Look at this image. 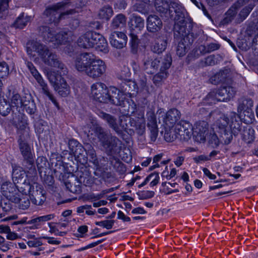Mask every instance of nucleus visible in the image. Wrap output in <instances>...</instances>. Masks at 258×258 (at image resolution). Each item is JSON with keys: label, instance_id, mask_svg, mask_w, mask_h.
Returning a JSON list of instances; mask_svg holds the SVG:
<instances>
[{"label": "nucleus", "instance_id": "30", "mask_svg": "<svg viewBox=\"0 0 258 258\" xmlns=\"http://www.w3.org/2000/svg\"><path fill=\"white\" fill-rule=\"evenodd\" d=\"M169 1L172 2V0ZM154 5L156 11L161 16L169 18L170 5L167 0H155Z\"/></svg>", "mask_w": 258, "mask_h": 258}, {"label": "nucleus", "instance_id": "64", "mask_svg": "<svg viewBox=\"0 0 258 258\" xmlns=\"http://www.w3.org/2000/svg\"><path fill=\"white\" fill-rule=\"evenodd\" d=\"M155 192L153 191H145L138 194L139 198L140 200H144L151 198L154 197Z\"/></svg>", "mask_w": 258, "mask_h": 258}, {"label": "nucleus", "instance_id": "23", "mask_svg": "<svg viewBox=\"0 0 258 258\" xmlns=\"http://www.w3.org/2000/svg\"><path fill=\"white\" fill-rule=\"evenodd\" d=\"M111 45L116 48L121 49L125 46L127 37L124 33L120 32H114L110 36Z\"/></svg>", "mask_w": 258, "mask_h": 258}, {"label": "nucleus", "instance_id": "18", "mask_svg": "<svg viewBox=\"0 0 258 258\" xmlns=\"http://www.w3.org/2000/svg\"><path fill=\"white\" fill-rule=\"evenodd\" d=\"M172 63V57L170 54H166L162 59L161 66L160 72L155 75L153 79L154 83L157 85L163 79L167 77L168 73L167 70L170 67Z\"/></svg>", "mask_w": 258, "mask_h": 258}, {"label": "nucleus", "instance_id": "63", "mask_svg": "<svg viewBox=\"0 0 258 258\" xmlns=\"http://www.w3.org/2000/svg\"><path fill=\"white\" fill-rule=\"evenodd\" d=\"M59 77H61L60 75L56 76L54 74L50 73L47 74V78L54 87V86H56L59 83V80H60V78Z\"/></svg>", "mask_w": 258, "mask_h": 258}, {"label": "nucleus", "instance_id": "61", "mask_svg": "<svg viewBox=\"0 0 258 258\" xmlns=\"http://www.w3.org/2000/svg\"><path fill=\"white\" fill-rule=\"evenodd\" d=\"M114 223V221L113 220H104L100 222H96L95 224L97 225L101 226L107 229H111Z\"/></svg>", "mask_w": 258, "mask_h": 258}, {"label": "nucleus", "instance_id": "59", "mask_svg": "<svg viewBox=\"0 0 258 258\" xmlns=\"http://www.w3.org/2000/svg\"><path fill=\"white\" fill-rule=\"evenodd\" d=\"M134 9L139 12L145 14L148 11V6L145 2H140L134 5Z\"/></svg>", "mask_w": 258, "mask_h": 258}, {"label": "nucleus", "instance_id": "40", "mask_svg": "<svg viewBox=\"0 0 258 258\" xmlns=\"http://www.w3.org/2000/svg\"><path fill=\"white\" fill-rule=\"evenodd\" d=\"M241 135L244 142L247 144L251 143L254 139V131L249 126L244 127Z\"/></svg>", "mask_w": 258, "mask_h": 258}, {"label": "nucleus", "instance_id": "1", "mask_svg": "<svg viewBox=\"0 0 258 258\" xmlns=\"http://www.w3.org/2000/svg\"><path fill=\"white\" fill-rule=\"evenodd\" d=\"M26 49L30 56H35L34 52H36L45 64L58 69L63 75L68 73L67 67L59 57L46 45L34 40H29L26 44Z\"/></svg>", "mask_w": 258, "mask_h": 258}, {"label": "nucleus", "instance_id": "56", "mask_svg": "<svg viewBox=\"0 0 258 258\" xmlns=\"http://www.w3.org/2000/svg\"><path fill=\"white\" fill-rule=\"evenodd\" d=\"M30 114H33L36 110L35 104L33 100H24L23 106Z\"/></svg>", "mask_w": 258, "mask_h": 258}, {"label": "nucleus", "instance_id": "27", "mask_svg": "<svg viewBox=\"0 0 258 258\" xmlns=\"http://www.w3.org/2000/svg\"><path fill=\"white\" fill-rule=\"evenodd\" d=\"M229 127L234 136L237 135L241 132L242 122L238 115L235 112H231L230 116Z\"/></svg>", "mask_w": 258, "mask_h": 258}, {"label": "nucleus", "instance_id": "13", "mask_svg": "<svg viewBox=\"0 0 258 258\" xmlns=\"http://www.w3.org/2000/svg\"><path fill=\"white\" fill-rule=\"evenodd\" d=\"M108 93L109 89L102 83H96L91 87V94L93 98L100 102L107 103Z\"/></svg>", "mask_w": 258, "mask_h": 258}, {"label": "nucleus", "instance_id": "35", "mask_svg": "<svg viewBox=\"0 0 258 258\" xmlns=\"http://www.w3.org/2000/svg\"><path fill=\"white\" fill-rule=\"evenodd\" d=\"M228 70L225 69L224 70H221L210 78V82L212 84L214 85L225 82L228 77Z\"/></svg>", "mask_w": 258, "mask_h": 258}, {"label": "nucleus", "instance_id": "41", "mask_svg": "<svg viewBox=\"0 0 258 258\" xmlns=\"http://www.w3.org/2000/svg\"><path fill=\"white\" fill-rule=\"evenodd\" d=\"M30 20L31 17L28 16L25 17L23 13L16 19L12 25L16 28L23 29L30 21Z\"/></svg>", "mask_w": 258, "mask_h": 258}, {"label": "nucleus", "instance_id": "54", "mask_svg": "<svg viewBox=\"0 0 258 258\" xmlns=\"http://www.w3.org/2000/svg\"><path fill=\"white\" fill-rule=\"evenodd\" d=\"M10 0H0V18L5 19L8 13Z\"/></svg>", "mask_w": 258, "mask_h": 258}, {"label": "nucleus", "instance_id": "38", "mask_svg": "<svg viewBox=\"0 0 258 258\" xmlns=\"http://www.w3.org/2000/svg\"><path fill=\"white\" fill-rule=\"evenodd\" d=\"M17 199V201L12 202L17 204L18 207L22 210L27 209L30 205V197L29 198L27 195H20L19 194L16 197Z\"/></svg>", "mask_w": 258, "mask_h": 258}, {"label": "nucleus", "instance_id": "33", "mask_svg": "<svg viewBox=\"0 0 258 258\" xmlns=\"http://www.w3.org/2000/svg\"><path fill=\"white\" fill-rule=\"evenodd\" d=\"M131 28L136 33L141 31L144 28V20L140 16L134 15L130 22Z\"/></svg>", "mask_w": 258, "mask_h": 258}, {"label": "nucleus", "instance_id": "47", "mask_svg": "<svg viewBox=\"0 0 258 258\" xmlns=\"http://www.w3.org/2000/svg\"><path fill=\"white\" fill-rule=\"evenodd\" d=\"M54 216L53 214H49L43 216L38 217L34 218L27 222V224H34L35 228H37V226L39 225V223L42 222H45L49 221L54 218Z\"/></svg>", "mask_w": 258, "mask_h": 258}, {"label": "nucleus", "instance_id": "4", "mask_svg": "<svg viewBox=\"0 0 258 258\" xmlns=\"http://www.w3.org/2000/svg\"><path fill=\"white\" fill-rule=\"evenodd\" d=\"M95 133L107 154L116 153L118 147L121 144V141L116 137L108 134L100 125L95 127Z\"/></svg>", "mask_w": 258, "mask_h": 258}, {"label": "nucleus", "instance_id": "34", "mask_svg": "<svg viewBox=\"0 0 258 258\" xmlns=\"http://www.w3.org/2000/svg\"><path fill=\"white\" fill-rule=\"evenodd\" d=\"M39 33L45 41L51 42L54 37L55 32L47 26H41L39 27Z\"/></svg>", "mask_w": 258, "mask_h": 258}, {"label": "nucleus", "instance_id": "49", "mask_svg": "<svg viewBox=\"0 0 258 258\" xmlns=\"http://www.w3.org/2000/svg\"><path fill=\"white\" fill-rule=\"evenodd\" d=\"M23 100L21 97L20 95L17 93L13 92L12 95L11 97V107H21L23 106Z\"/></svg>", "mask_w": 258, "mask_h": 258}, {"label": "nucleus", "instance_id": "17", "mask_svg": "<svg viewBox=\"0 0 258 258\" xmlns=\"http://www.w3.org/2000/svg\"><path fill=\"white\" fill-rule=\"evenodd\" d=\"M30 199L32 203L36 205H42L46 200L45 191L42 186L33 181L32 184V190L29 194Z\"/></svg>", "mask_w": 258, "mask_h": 258}, {"label": "nucleus", "instance_id": "42", "mask_svg": "<svg viewBox=\"0 0 258 258\" xmlns=\"http://www.w3.org/2000/svg\"><path fill=\"white\" fill-rule=\"evenodd\" d=\"M68 33L65 32H60L58 33H55L54 37L52 38V42L55 45H58L64 44L68 41Z\"/></svg>", "mask_w": 258, "mask_h": 258}, {"label": "nucleus", "instance_id": "21", "mask_svg": "<svg viewBox=\"0 0 258 258\" xmlns=\"http://www.w3.org/2000/svg\"><path fill=\"white\" fill-rule=\"evenodd\" d=\"M108 95L107 103L116 106H121L126 98L125 93L114 87L109 88Z\"/></svg>", "mask_w": 258, "mask_h": 258}, {"label": "nucleus", "instance_id": "14", "mask_svg": "<svg viewBox=\"0 0 258 258\" xmlns=\"http://www.w3.org/2000/svg\"><path fill=\"white\" fill-rule=\"evenodd\" d=\"M86 75L93 79H96L103 75L106 72V66L102 60L97 59L95 56Z\"/></svg>", "mask_w": 258, "mask_h": 258}, {"label": "nucleus", "instance_id": "6", "mask_svg": "<svg viewBox=\"0 0 258 258\" xmlns=\"http://www.w3.org/2000/svg\"><path fill=\"white\" fill-rule=\"evenodd\" d=\"M66 5L67 3L60 2L47 7L43 12L45 22L49 24H57L64 16L72 15L76 12L74 9H71L67 12L59 13L58 11Z\"/></svg>", "mask_w": 258, "mask_h": 258}, {"label": "nucleus", "instance_id": "62", "mask_svg": "<svg viewBox=\"0 0 258 258\" xmlns=\"http://www.w3.org/2000/svg\"><path fill=\"white\" fill-rule=\"evenodd\" d=\"M253 5L252 4H249L248 6L245 7L243 8L240 12L239 16L243 19L246 18V17L249 15V13L252 10Z\"/></svg>", "mask_w": 258, "mask_h": 258}, {"label": "nucleus", "instance_id": "31", "mask_svg": "<svg viewBox=\"0 0 258 258\" xmlns=\"http://www.w3.org/2000/svg\"><path fill=\"white\" fill-rule=\"evenodd\" d=\"M167 39L164 36H159L155 40V43L151 47V50L154 53L160 54L164 51L167 46Z\"/></svg>", "mask_w": 258, "mask_h": 258}, {"label": "nucleus", "instance_id": "11", "mask_svg": "<svg viewBox=\"0 0 258 258\" xmlns=\"http://www.w3.org/2000/svg\"><path fill=\"white\" fill-rule=\"evenodd\" d=\"M27 67L30 71L31 74L37 81L38 83L41 87L43 93L48 97L49 99L56 106H58V103L53 95L49 91L47 84L45 83L41 76L36 70L33 64L30 61L27 62Z\"/></svg>", "mask_w": 258, "mask_h": 258}, {"label": "nucleus", "instance_id": "29", "mask_svg": "<svg viewBox=\"0 0 258 258\" xmlns=\"http://www.w3.org/2000/svg\"><path fill=\"white\" fill-rule=\"evenodd\" d=\"M59 83L54 86V89L61 97L68 96L71 93V88L66 81L61 77H59Z\"/></svg>", "mask_w": 258, "mask_h": 258}, {"label": "nucleus", "instance_id": "9", "mask_svg": "<svg viewBox=\"0 0 258 258\" xmlns=\"http://www.w3.org/2000/svg\"><path fill=\"white\" fill-rule=\"evenodd\" d=\"M174 36L176 39H181L177 46L176 53L179 56H182L185 54L189 49L190 46L194 42L195 39L194 34L190 31L185 33V35L183 34L177 37L174 35Z\"/></svg>", "mask_w": 258, "mask_h": 258}, {"label": "nucleus", "instance_id": "19", "mask_svg": "<svg viewBox=\"0 0 258 258\" xmlns=\"http://www.w3.org/2000/svg\"><path fill=\"white\" fill-rule=\"evenodd\" d=\"M192 135L195 140L199 143L204 142L208 133L209 124L205 121L197 122L193 127Z\"/></svg>", "mask_w": 258, "mask_h": 258}, {"label": "nucleus", "instance_id": "20", "mask_svg": "<svg viewBox=\"0 0 258 258\" xmlns=\"http://www.w3.org/2000/svg\"><path fill=\"white\" fill-rule=\"evenodd\" d=\"M238 113L241 115L243 111L244 116H247L252 119L254 117V114L251 109L253 106L252 100L250 98L241 97L238 99Z\"/></svg>", "mask_w": 258, "mask_h": 258}, {"label": "nucleus", "instance_id": "15", "mask_svg": "<svg viewBox=\"0 0 258 258\" xmlns=\"http://www.w3.org/2000/svg\"><path fill=\"white\" fill-rule=\"evenodd\" d=\"M143 61L144 70L147 73L153 74L158 70L159 67H161L162 59L154 58L152 52H145Z\"/></svg>", "mask_w": 258, "mask_h": 258}, {"label": "nucleus", "instance_id": "43", "mask_svg": "<svg viewBox=\"0 0 258 258\" xmlns=\"http://www.w3.org/2000/svg\"><path fill=\"white\" fill-rule=\"evenodd\" d=\"M218 134L219 135L220 142L225 144H229L233 139V133L230 131L229 128L222 130V131H220Z\"/></svg>", "mask_w": 258, "mask_h": 258}, {"label": "nucleus", "instance_id": "44", "mask_svg": "<svg viewBox=\"0 0 258 258\" xmlns=\"http://www.w3.org/2000/svg\"><path fill=\"white\" fill-rule=\"evenodd\" d=\"M126 19L123 14H118L112 20L111 27L113 29L122 28L126 23Z\"/></svg>", "mask_w": 258, "mask_h": 258}, {"label": "nucleus", "instance_id": "53", "mask_svg": "<svg viewBox=\"0 0 258 258\" xmlns=\"http://www.w3.org/2000/svg\"><path fill=\"white\" fill-rule=\"evenodd\" d=\"M111 164L113 166L116 171L122 174L125 172V167L124 164L118 159L113 158L111 160Z\"/></svg>", "mask_w": 258, "mask_h": 258}, {"label": "nucleus", "instance_id": "60", "mask_svg": "<svg viewBox=\"0 0 258 258\" xmlns=\"http://www.w3.org/2000/svg\"><path fill=\"white\" fill-rule=\"evenodd\" d=\"M9 74V68L8 64L5 61L0 62V77L3 78Z\"/></svg>", "mask_w": 258, "mask_h": 258}, {"label": "nucleus", "instance_id": "55", "mask_svg": "<svg viewBox=\"0 0 258 258\" xmlns=\"http://www.w3.org/2000/svg\"><path fill=\"white\" fill-rule=\"evenodd\" d=\"M95 48L101 52L106 53L109 51L108 43L105 38L102 36L100 41L98 42V44Z\"/></svg>", "mask_w": 258, "mask_h": 258}, {"label": "nucleus", "instance_id": "12", "mask_svg": "<svg viewBox=\"0 0 258 258\" xmlns=\"http://www.w3.org/2000/svg\"><path fill=\"white\" fill-rule=\"evenodd\" d=\"M95 55L90 52L82 53L76 57L75 60V68L79 72H83L86 74Z\"/></svg>", "mask_w": 258, "mask_h": 258}, {"label": "nucleus", "instance_id": "57", "mask_svg": "<svg viewBox=\"0 0 258 258\" xmlns=\"http://www.w3.org/2000/svg\"><path fill=\"white\" fill-rule=\"evenodd\" d=\"M238 9H236V7L233 5L226 12V17L224 19V21L226 23H228L233 19L234 17L237 14V10Z\"/></svg>", "mask_w": 258, "mask_h": 258}, {"label": "nucleus", "instance_id": "22", "mask_svg": "<svg viewBox=\"0 0 258 258\" xmlns=\"http://www.w3.org/2000/svg\"><path fill=\"white\" fill-rule=\"evenodd\" d=\"M2 195L11 202H16L17 199L16 197L19 194L18 192L17 185L11 182H5L1 186Z\"/></svg>", "mask_w": 258, "mask_h": 258}, {"label": "nucleus", "instance_id": "24", "mask_svg": "<svg viewBox=\"0 0 258 258\" xmlns=\"http://www.w3.org/2000/svg\"><path fill=\"white\" fill-rule=\"evenodd\" d=\"M147 126L150 132V138L152 142H155L158 135V130L155 115L153 111H149L147 113Z\"/></svg>", "mask_w": 258, "mask_h": 258}, {"label": "nucleus", "instance_id": "16", "mask_svg": "<svg viewBox=\"0 0 258 258\" xmlns=\"http://www.w3.org/2000/svg\"><path fill=\"white\" fill-rule=\"evenodd\" d=\"M131 76V73L127 68H124L120 75V79L122 80L120 84L121 91L123 92H126L128 93H131L132 92H137V86L136 83L128 79Z\"/></svg>", "mask_w": 258, "mask_h": 258}, {"label": "nucleus", "instance_id": "32", "mask_svg": "<svg viewBox=\"0 0 258 258\" xmlns=\"http://www.w3.org/2000/svg\"><path fill=\"white\" fill-rule=\"evenodd\" d=\"M3 85L2 81L0 80V114L6 116L10 113L12 107L9 102L2 96Z\"/></svg>", "mask_w": 258, "mask_h": 258}, {"label": "nucleus", "instance_id": "45", "mask_svg": "<svg viewBox=\"0 0 258 258\" xmlns=\"http://www.w3.org/2000/svg\"><path fill=\"white\" fill-rule=\"evenodd\" d=\"M230 123V119L226 116L223 115L221 116L216 121V125L218 127V133L222 130H224L229 128L228 126V124Z\"/></svg>", "mask_w": 258, "mask_h": 258}, {"label": "nucleus", "instance_id": "10", "mask_svg": "<svg viewBox=\"0 0 258 258\" xmlns=\"http://www.w3.org/2000/svg\"><path fill=\"white\" fill-rule=\"evenodd\" d=\"M193 126L188 121L181 120L175 125L174 132L176 138L180 140L187 141L192 135Z\"/></svg>", "mask_w": 258, "mask_h": 258}, {"label": "nucleus", "instance_id": "7", "mask_svg": "<svg viewBox=\"0 0 258 258\" xmlns=\"http://www.w3.org/2000/svg\"><path fill=\"white\" fill-rule=\"evenodd\" d=\"M127 130H133V134H128L133 136L136 133L139 136H142L145 133L146 123L144 113L140 112L138 116L134 118L127 117Z\"/></svg>", "mask_w": 258, "mask_h": 258}, {"label": "nucleus", "instance_id": "36", "mask_svg": "<svg viewBox=\"0 0 258 258\" xmlns=\"http://www.w3.org/2000/svg\"><path fill=\"white\" fill-rule=\"evenodd\" d=\"M17 190L22 195H27L32 190L33 183L31 184L29 182L26 181V180L20 179L19 181H17Z\"/></svg>", "mask_w": 258, "mask_h": 258}, {"label": "nucleus", "instance_id": "51", "mask_svg": "<svg viewBox=\"0 0 258 258\" xmlns=\"http://www.w3.org/2000/svg\"><path fill=\"white\" fill-rule=\"evenodd\" d=\"M219 95H218V91H212L207 95L205 100L207 103L212 105L216 103L218 101H221Z\"/></svg>", "mask_w": 258, "mask_h": 258}, {"label": "nucleus", "instance_id": "48", "mask_svg": "<svg viewBox=\"0 0 258 258\" xmlns=\"http://www.w3.org/2000/svg\"><path fill=\"white\" fill-rule=\"evenodd\" d=\"M137 34V33L133 31H131L130 34L131 37L130 44L131 46V51L134 54H136L137 52L139 44V40Z\"/></svg>", "mask_w": 258, "mask_h": 258}, {"label": "nucleus", "instance_id": "37", "mask_svg": "<svg viewBox=\"0 0 258 258\" xmlns=\"http://www.w3.org/2000/svg\"><path fill=\"white\" fill-rule=\"evenodd\" d=\"M25 169L27 170V173L24 171H20L19 173L18 172L14 173V178H15V181H19L20 179H23L26 180L27 178L28 180H31L32 182L35 181L37 178V173L36 170V175L33 176L32 173H29V168L25 167Z\"/></svg>", "mask_w": 258, "mask_h": 258}, {"label": "nucleus", "instance_id": "39", "mask_svg": "<svg viewBox=\"0 0 258 258\" xmlns=\"http://www.w3.org/2000/svg\"><path fill=\"white\" fill-rule=\"evenodd\" d=\"M86 178L82 176H80V181H77L78 184H75L73 185L70 182H65L64 184L66 188L71 192L75 194H79L81 192V183L83 182L84 184L88 183V181H86L85 179ZM88 180V179H87Z\"/></svg>", "mask_w": 258, "mask_h": 258}, {"label": "nucleus", "instance_id": "25", "mask_svg": "<svg viewBox=\"0 0 258 258\" xmlns=\"http://www.w3.org/2000/svg\"><path fill=\"white\" fill-rule=\"evenodd\" d=\"M162 27V22L156 15H150L147 20V30L151 32L155 33L159 31Z\"/></svg>", "mask_w": 258, "mask_h": 258}, {"label": "nucleus", "instance_id": "28", "mask_svg": "<svg viewBox=\"0 0 258 258\" xmlns=\"http://www.w3.org/2000/svg\"><path fill=\"white\" fill-rule=\"evenodd\" d=\"M92 30H89L80 35L77 39L78 45L82 48L87 49L92 47Z\"/></svg>", "mask_w": 258, "mask_h": 258}, {"label": "nucleus", "instance_id": "3", "mask_svg": "<svg viewBox=\"0 0 258 258\" xmlns=\"http://www.w3.org/2000/svg\"><path fill=\"white\" fill-rule=\"evenodd\" d=\"M20 115H19L18 117V121L20 120ZM21 119L20 120L21 125H19L18 121L16 118H13V123L17 125V127L19 128V133L21 134L20 136V139L19 140V148L21 152L22 155L24 158L23 161V165L24 167L29 168L30 171L29 173L32 174L33 176L36 175V169L34 166V160L33 154L32 153L30 147L26 143L23 139L22 136H24L25 134H27L28 132L25 130L26 123L22 120L23 118L21 116Z\"/></svg>", "mask_w": 258, "mask_h": 258}, {"label": "nucleus", "instance_id": "58", "mask_svg": "<svg viewBox=\"0 0 258 258\" xmlns=\"http://www.w3.org/2000/svg\"><path fill=\"white\" fill-rule=\"evenodd\" d=\"M85 154L86 150L82 145L80 144L71 154H73L76 158L78 159V160H81V157H83V158L85 157Z\"/></svg>", "mask_w": 258, "mask_h": 258}, {"label": "nucleus", "instance_id": "26", "mask_svg": "<svg viewBox=\"0 0 258 258\" xmlns=\"http://www.w3.org/2000/svg\"><path fill=\"white\" fill-rule=\"evenodd\" d=\"M217 91L222 101H229L233 98L236 92L235 88L230 86L221 87Z\"/></svg>", "mask_w": 258, "mask_h": 258}, {"label": "nucleus", "instance_id": "46", "mask_svg": "<svg viewBox=\"0 0 258 258\" xmlns=\"http://www.w3.org/2000/svg\"><path fill=\"white\" fill-rule=\"evenodd\" d=\"M113 14V10L111 7L105 6L101 8L98 13L100 19L108 20Z\"/></svg>", "mask_w": 258, "mask_h": 258}, {"label": "nucleus", "instance_id": "2", "mask_svg": "<svg viewBox=\"0 0 258 258\" xmlns=\"http://www.w3.org/2000/svg\"><path fill=\"white\" fill-rule=\"evenodd\" d=\"M175 24L174 26V35L179 36L185 33L190 32L192 29V22L191 18L187 15L185 10L178 4L171 2L170 4L169 17H173Z\"/></svg>", "mask_w": 258, "mask_h": 258}, {"label": "nucleus", "instance_id": "8", "mask_svg": "<svg viewBox=\"0 0 258 258\" xmlns=\"http://www.w3.org/2000/svg\"><path fill=\"white\" fill-rule=\"evenodd\" d=\"M159 112V122L163 123L166 126V127L170 128L175 124V123L180 118V112L176 108H172L169 110L166 114L162 110H158Z\"/></svg>", "mask_w": 258, "mask_h": 258}, {"label": "nucleus", "instance_id": "5", "mask_svg": "<svg viewBox=\"0 0 258 258\" xmlns=\"http://www.w3.org/2000/svg\"><path fill=\"white\" fill-rule=\"evenodd\" d=\"M98 115L105 121L109 127L112 128L118 136H122L123 135V131L127 134H133V130H127L126 127L127 117L120 116L117 120L115 116L103 111H99Z\"/></svg>", "mask_w": 258, "mask_h": 258}, {"label": "nucleus", "instance_id": "52", "mask_svg": "<svg viewBox=\"0 0 258 258\" xmlns=\"http://www.w3.org/2000/svg\"><path fill=\"white\" fill-rule=\"evenodd\" d=\"M217 63V59L214 55H210L205 58L204 59L201 60L200 66L202 67L207 66H212Z\"/></svg>", "mask_w": 258, "mask_h": 258}, {"label": "nucleus", "instance_id": "50", "mask_svg": "<svg viewBox=\"0 0 258 258\" xmlns=\"http://www.w3.org/2000/svg\"><path fill=\"white\" fill-rule=\"evenodd\" d=\"M36 164L39 173H46L47 170V161L44 157H38L36 160Z\"/></svg>", "mask_w": 258, "mask_h": 258}]
</instances>
